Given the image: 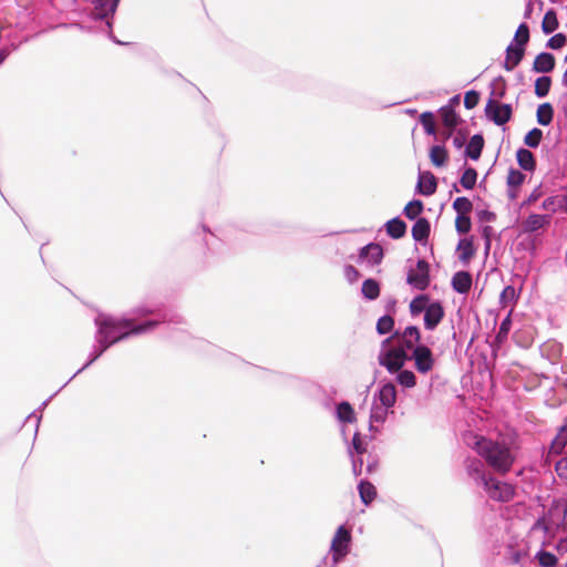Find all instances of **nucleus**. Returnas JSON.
Here are the masks:
<instances>
[{
	"mask_svg": "<svg viewBox=\"0 0 567 567\" xmlns=\"http://www.w3.org/2000/svg\"><path fill=\"white\" fill-rule=\"evenodd\" d=\"M165 321H172L167 312L154 310L146 306L135 308L131 318L116 319L103 312L97 313L94 318L96 344L93 347L89 361L69 381L96 361L111 346L132 336L152 331Z\"/></svg>",
	"mask_w": 567,
	"mask_h": 567,
	"instance_id": "nucleus-1",
	"label": "nucleus"
},
{
	"mask_svg": "<svg viewBox=\"0 0 567 567\" xmlns=\"http://www.w3.org/2000/svg\"><path fill=\"white\" fill-rule=\"evenodd\" d=\"M475 450L499 474L509 472L515 462V456L506 444L483 436L476 440Z\"/></svg>",
	"mask_w": 567,
	"mask_h": 567,
	"instance_id": "nucleus-2",
	"label": "nucleus"
},
{
	"mask_svg": "<svg viewBox=\"0 0 567 567\" xmlns=\"http://www.w3.org/2000/svg\"><path fill=\"white\" fill-rule=\"evenodd\" d=\"M409 357L402 350L380 351L378 362L385 368L391 374H395L396 382L403 388H414L416 385V377L413 371L403 369Z\"/></svg>",
	"mask_w": 567,
	"mask_h": 567,
	"instance_id": "nucleus-3",
	"label": "nucleus"
},
{
	"mask_svg": "<svg viewBox=\"0 0 567 567\" xmlns=\"http://www.w3.org/2000/svg\"><path fill=\"white\" fill-rule=\"evenodd\" d=\"M92 7L84 9L83 14L91 19L92 21H102L105 23L109 30L112 28V19L114 13L117 10L118 2H91ZM109 38L117 43L124 44L122 41L117 40L112 31H109Z\"/></svg>",
	"mask_w": 567,
	"mask_h": 567,
	"instance_id": "nucleus-4",
	"label": "nucleus"
},
{
	"mask_svg": "<svg viewBox=\"0 0 567 567\" xmlns=\"http://www.w3.org/2000/svg\"><path fill=\"white\" fill-rule=\"evenodd\" d=\"M352 535L351 529L340 525L331 540L330 554L334 565L340 564L351 550Z\"/></svg>",
	"mask_w": 567,
	"mask_h": 567,
	"instance_id": "nucleus-5",
	"label": "nucleus"
},
{
	"mask_svg": "<svg viewBox=\"0 0 567 567\" xmlns=\"http://www.w3.org/2000/svg\"><path fill=\"white\" fill-rule=\"evenodd\" d=\"M408 357L409 361L413 360L414 368L421 374L429 373L435 365L433 351L426 344H416L411 355Z\"/></svg>",
	"mask_w": 567,
	"mask_h": 567,
	"instance_id": "nucleus-6",
	"label": "nucleus"
},
{
	"mask_svg": "<svg viewBox=\"0 0 567 567\" xmlns=\"http://www.w3.org/2000/svg\"><path fill=\"white\" fill-rule=\"evenodd\" d=\"M431 282L430 265L425 259L416 261V270L410 269L406 276V284L417 290H425Z\"/></svg>",
	"mask_w": 567,
	"mask_h": 567,
	"instance_id": "nucleus-7",
	"label": "nucleus"
},
{
	"mask_svg": "<svg viewBox=\"0 0 567 567\" xmlns=\"http://www.w3.org/2000/svg\"><path fill=\"white\" fill-rule=\"evenodd\" d=\"M485 113L488 120L501 126L512 118L513 109L511 104L497 103L489 99L485 106Z\"/></svg>",
	"mask_w": 567,
	"mask_h": 567,
	"instance_id": "nucleus-8",
	"label": "nucleus"
},
{
	"mask_svg": "<svg viewBox=\"0 0 567 567\" xmlns=\"http://www.w3.org/2000/svg\"><path fill=\"white\" fill-rule=\"evenodd\" d=\"M465 470L467 475L475 481L477 484L482 485L485 489L489 487V483L494 477L488 476L484 470V464L481 460L475 457H468L465 460Z\"/></svg>",
	"mask_w": 567,
	"mask_h": 567,
	"instance_id": "nucleus-9",
	"label": "nucleus"
},
{
	"mask_svg": "<svg viewBox=\"0 0 567 567\" xmlns=\"http://www.w3.org/2000/svg\"><path fill=\"white\" fill-rule=\"evenodd\" d=\"M445 316V310L441 301L434 300L424 312V328L433 331L442 322Z\"/></svg>",
	"mask_w": 567,
	"mask_h": 567,
	"instance_id": "nucleus-10",
	"label": "nucleus"
},
{
	"mask_svg": "<svg viewBox=\"0 0 567 567\" xmlns=\"http://www.w3.org/2000/svg\"><path fill=\"white\" fill-rule=\"evenodd\" d=\"M396 398L398 392L393 382H380L379 390L374 393V400H379L380 405L392 410L396 403Z\"/></svg>",
	"mask_w": 567,
	"mask_h": 567,
	"instance_id": "nucleus-11",
	"label": "nucleus"
},
{
	"mask_svg": "<svg viewBox=\"0 0 567 567\" xmlns=\"http://www.w3.org/2000/svg\"><path fill=\"white\" fill-rule=\"evenodd\" d=\"M439 114L444 127V137L450 138L454 134L462 120L455 110L450 107H440Z\"/></svg>",
	"mask_w": 567,
	"mask_h": 567,
	"instance_id": "nucleus-12",
	"label": "nucleus"
},
{
	"mask_svg": "<svg viewBox=\"0 0 567 567\" xmlns=\"http://www.w3.org/2000/svg\"><path fill=\"white\" fill-rule=\"evenodd\" d=\"M416 348L415 342H411L409 339L401 337H389L381 342V350H402L406 355H411L413 349Z\"/></svg>",
	"mask_w": 567,
	"mask_h": 567,
	"instance_id": "nucleus-13",
	"label": "nucleus"
},
{
	"mask_svg": "<svg viewBox=\"0 0 567 567\" xmlns=\"http://www.w3.org/2000/svg\"><path fill=\"white\" fill-rule=\"evenodd\" d=\"M486 491H488L492 498L502 502L511 501L514 496V488L512 485L501 483L495 478L492 480L489 487H486Z\"/></svg>",
	"mask_w": 567,
	"mask_h": 567,
	"instance_id": "nucleus-14",
	"label": "nucleus"
},
{
	"mask_svg": "<svg viewBox=\"0 0 567 567\" xmlns=\"http://www.w3.org/2000/svg\"><path fill=\"white\" fill-rule=\"evenodd\" d=\"M437 181L431 172H420L416 190L423 196H431L436 192Z\"/></svg>",
	"mask_w": 567,
	"mask_h": 567,
	"instance_id": "nucleus-15",
	"label": "nucleus"
},
{
	"mask_svg": "<svg viewBox=\"0 0 567 567\" xmlns=\"http://www.w3.org/2000/svg\"><path fill=\"white\" fill-rule=\"evenodd\" d=\"M384 257L382 247L379 244L370 243L360 249L359 258L367 259L372 266L381 264Z\"/></svg>",
	"mask_w": 567,
	"mask_h": 567,
	"instance_id": "nucleus-16",
	"label": "nucleus"
},
{
	"mask_svg": "<svg viewBox=\"0 0 567 567\" xmlns=\"http://www.w3.org/2000/svg\"><path fill=\"white\" fill-rule=\"evenodd\" d=\"M472 282V275L464 270L455 272L451 280L452 288L461 295H466L470 291Z\"/></svg>",
	"mask_w": 567,
	"mask_h": 567,
	"instance_id": "nucleus-17",
	"label": "nucleus"
},
{
	"mask_svg": "<svg viewBox=\"0 0 567 567\" xmlns=\"http://www.w3.org/2000/svg\"><path fill=\"white\" fill-rule=\"evenodd\" d=\"M555 56L549 52H540L533 63V71L536 73H549L555 68Z\"/></svg>",
	"mask_w": 567,
	"mask_h": 567,
	"instance_id": "nucleus-18",
	"label": "nucleus"
},
{
	"mask_svg": "<svg viewBox=\"0 0 567 567\" xmlns=\"http://www.w3.org/2000/svg\"><path fill=\"white\" fill-rule=\"evenodd\" d=\"M393 413V410L385 408L383 405L373 404L370 412L369 420V430L371 432H379V429L375 427L374 423H384L386 421L388 414Z\"/></svg>",
	"mask_w": 567,
	"mask_h": 567,
	"instance_id": "nucleus-19",
	"label": "nucleus"
},
{
	"mask_svg": "<svg viewBox=\"0 0 567 567\" xmlns=\"http://www.w3.org/2000/svg\"><path fill=\"white\" fill-rule=\"evenodd\" d=\"M431 231V224L427 218L420 217L416 219L412 227V237L417 243H424L427 240Z\"/></svg>",
	"mask_w": 567,
	"mask_h": 567,
	"instance_id": "nucleus-20",
	"label": "nucleus"
},
{
	"mask_svg": "<svg viewBox=\"0 0 567 567\" xmlns=\"http://www.w3.org/2000/svg\"><path fill=\"white\" fill-rule=\"evenodd\" d=\"M484 148V137L482 134H474L468 144L465 146L464 154L466 157L471 158L472 161H477L481 155L482 151Z\"/></svg>",
	"mask_w": 567,
	"mask_h": 567,
	"instance_id": "nucleus-21",
	"label": "nucleus"
},
{
	"mask_svg": "<svg viewBox=\"0 0 567 567\" xmlns=\"http://www.w3.org/2000/svg\"><path fill=\"white\" fill-rule=\"evenodd\" d=\"M385 231L392 239H400L406 234V224L400 217H394L384 224Z\"/></svg>",
	"mask_w": 567,
	"mask_h": 567,
	"instance_id": "nucleus-22",
	"label": "nucleus"
},
{
	"mask_svg": "<svg viewBox=\"0 0 567 567\" xmlns=\"http://www.w3.org/2000/svg\"><path fill=\"white\" fill-rule=\"evenodd\" d=\"M336 416L340 423H353L355 421L354 409L348 401L337 404Z\"/></svg>",
	"mask_w": 567,
	"mask_h": 567,
	"instance_id": "nucleus-23",
	"label": "nucleus"
},
{
	"mask_svg": "<svg viewBox=\"0 0 567 567\" xmlns=\"http://www.w3.org/2000/svg\"><path fill=\"white\" fill-rule=\"evenodd\" d=\"M516 159L519 167L527 172H533L536 168V159L534 154L524 147H520L516 152Z\"/></svg>",
	"mask_w": 567,
	"mask_h": 567,
	"instance_id": "nucleus-24",
	"label": "nucleus"
},
{
	"mask_svg": "<svg viewBox=\"0 0 567 567\" xmlns=\"http://www.w3.org/2000/svg\"><path fill=\"white\" fill-rule=\"evenodd\" d=\"M358 491H359L361 502L364 505H370L377 496L375 486L367 480H361L359 482Z\"/></svg>",
	"mask_w": 567,
	"mask_h": 567,
	"instance_id": "nucleus-25",
	"label": "nucleus"
},
{
	"mask_svg": "<svg viewBox=\"0 0 567 567\" xmlns=\"http://www.w3.org/2000/svg\"><path fill=\"white\" fill-rule=\"evenodd\" d=\"M537 123L542 126H548L554 120V107L550 103L539 104L536 112Z\"/></svg>",
	"mask_w": 567,
	"mask_h": 567,
	"instance_id": "nucleus-26",
	"label": "nucleus"
},
{
	"mask_svg": "<svg viewBox=\"0 0 567 567\" xmlns=\"http://www.w3.org/2000/svg\"><path fill=\"white\" fill-rule=\"evenodd\" d=\"M430 297L425 293L417 295L410 302V313L415 317L420 313H424L429 306H431Z\"/></svg>",
	"mask_w": 567,
	"mask_h": 567,
	"instance_id": "nucleus-27",
	"label": "nucleus"
},
{
	"mask_svg": "<svg viewBox=\"0 0 567 567\" xmlns=\"http://www.w3.org/2000/svg\"><path fill=\"white\" fill-rule=\"evenodd\" d=\"M546 215L532 214L523 223V228L527 233H534L543 228L547 223Z\"/></svg>",
	"mask_w": 567,
	"mask_h": 567,
	"instance_id": "nucleus-28",
	"label": "nucleus"
},
{
	"mask_svg": "<svg viewBox=\"0 0 567 567\" xmlns=\"http://www.w3.org/2000/svg\"><path fill=\"white\" fill-rule=\"evenodd\" d=\"M431 163L436 167H442L446 164L449 154L443 145H434L430 148Z\"/></svg>",
	"mask_w": 567,
	"mask_h": 567,
	"instance_id": "nucleus-29",
	"label": "nucleus"
},
{
	"mask_svg": "<svg viewBox=\"0 0 567 567\" xmlns=\"http://www.w3.org/2000/svg\"><path fill=\"white\" fill-rule=\"evenodd\" d=\"M361 292L368 300H375L380 295V285L373 278H368L362 282Z\"/></svg>",
	"mask_w": 567,
	"mask_h": 567,
	"instance_id": "nucleus-30",
	"label": "nucleus"
},
{
	"mask_svg": "<svg viewBox=\"0 0 567 567\" xmlns=\"http://www.w3.org/2000/svg\"><path fill=\"white\" fill-rule=\"evenodd\" d=\"M457 250L461 251L458 259L463 264H468L475 254L474 245L471 239H461L457 245Z\"/></svg>",
	"mask_w": 567,
	"mask_h": 567,
	"instance_id": "nucleus-31",
	"label": "nucleus"
},
{
	"mask_svg": "<svg viewBox=\"0 0 567 567\" xmlns=\"http://www.w3.org/2000/svg\"><path fill=\"white\" fill-rule=\"evenodd\" d=\"M526 51V45H523V43H513L506 48V56L511 59L514 64H519L522 60L524 59Z\"/></svg>",
	"mask_w": 567,
	"mask_h": 567,
	"instance_id": "nucleus-32",
	"label": "nucleus"
},
{
	"mask_svg": "<svg viewBox=\"0 0 567 567\" xmlns=\"http://www.w3.org/2000/svg\"><path fill=\"white\" fill-rule=\"evenodd\" d=\"M558 28V20L555 10L549 9L546 11L543 22L542 30L545 34H550Z\"/></svg>",
	"mask_w": 567,
	"mask_h": 567,
	"instance_id": "nucleus-33",
	"label": "nucleus"
},
{
	"mask_svg": "<svg viewBox=\"0 0 567 567\" xmlns=\"http://www.w3.org/2000/svg\"><path fill=\"white\" fill-rule=\"evenodd\" d=\"M423 209H424V205H423L422 200L412 199L411 202H409L405 205V207L403 209V214L410 220H414L423 212Z\"/></svg>",
	"mask_w": 567,
	"mask_h": 567,
	"instance_id": "nucleus-34",
	"label": "nucleus"
},
{
	"mask_svg": "<svg viewBox=\"0 0 567 567\" xmlns=\"http://www.w3.org/2000/svg\"><path fill=\"white\" fill-rule=\"evenodd\" d=\"M477 181V172L474 167H466L460 178V183L462 187L470 190L473 189L476 185Z\"/></svg>",
	"mask_w": 567,
	"mask_h": 567,
	"instance_id": "nucleus-35",
	"label": "nucleus"
},
{
	"mask_svg": "<svg viewBox=\"0 0 567 567\" xmlns=\"http://www.w3.org/2000/svg\"><path fill=\"white\" fill-rule=\"evenodd\" d=\"M551 86L550 76L543 75L536 79L535 81V95L537 97H545L548 95Z\"/></svg>",
	"mask_w": 567,
	"mask_h": 567,
	"instance_id": "nucleus-36",
	"label": "nucleus"
},
{
	"mask_svg": "<svg viewBox=\"0 0 567 567\" xmlns=\"http://www.w3.org/2000/svg\"><path fill=\"white\" fill-rule=\"evenodd\" d=\"M367 452V443L362 440L360 433H354L351 445L348 447L350 456L359 455L362 456Z\"/></svg>",
	"mask_w": 567,
	"mask_h": 567,
	"instance_id": "nucleus-37",
	"label": "nucleus"
},
{
	"mask_svg": "<svg viewBox=\"0 0 567 567\" xmlns=\"http://www.w3.org/2000/svg\"><path fill=\"white\" fill-rule=\"evenodd\" d=\"M535 559L538 561L540 567H555L558 563L557 557L553 553L544 549L536 553Z\"/></svg>",
	"mask_w": 567,
	"mask_h": 567,
	"instance_id": "nucleus-38",
	"label": "nucleus"
},
{
	"mask_svg": "<svg viewBox=\"0 0 567 567\" xmlns=\"http://www.w3.org/2000/svg\"><path fill=\"white\" fill-rule=\"evenodd\" d=\"M391 337H401L409 339L411 342L421 344V332L416 326H408L402 332L395 331Z\"/></svg>",
	"mask_w": 567,
	"mask_h": 567,
	"instance_id": "nucleus-39",
	"label": "nucleus"
},
{
	"mask_svg": "<svg viewBox=\"0 0 567 567\" xmlns=\"http://www.w3.org/2000/svg\"><path fill=\"white\" fill-rule=\"evenodd\" d=\"M394 328V318L391 315H384L377 322V332L381 336L388 334Z\"/></svg>",
	"mask_w": 567,
	"mask_h": 567,
	"instance_id": "nucleus-40",
	"label": "nucleus"
},
{
	"mask_svg": "<svg viewBox=\"0 0 567 567\" xmlns=\"http://www.w3.org/2000/svg\"><path fill=\"white\" fill-rule=\"evenodd\" d=\"M453 209L457 215H470L473 209V204L467 197L461 196L453 202Z\"/></svg>",
	"mask_w": 567,
	"mask_h": 567,
	"instance_id": "nucleus-41",
	"label": "nucleus"
},
{
	"mask_svg": "<svg viewBox=\"0 0 567 567\" xmlns=\"http://www.w3.org/2000/svg\"><path fill=\"white\" fill-rule=\"evenodd\" d=\"M420 123L423 126L424 132L427 135H434L436 133V127L434 123V114L430 111H425L420 115Z\"/></svg>",
	"mask_w": 567,
	"mask_h": 567,
	"instance_id": "nucleus-42",
	"label": "nucleus"
},
{
	"mask_svg": "<svg viewBox=\"0 0 567 567\" xmlns=\"http://www.w3.org/2000/svg\"><path fill=\"white\" fill-rule=\"evenodd\" d=\"M543 140V131L538 127H534L527 132L524 137V143L532 148H537Z\"/></svg>",
	"mask_w": 567,
	"mask_h": 567,
	"instance_id": "nucleus-43",
	"label": "nucleus"
},
{
	"mask_svg": "<svg viewBox=\"0 0 567 567\" xmlns=\"http://www.w3.org/2000/svg\"><path fill=\"white\" fill-rule=\"evenodd\" d=\"M525 181V174L516 168H511L507 175L508 188H518Z\"/></svg>",
	"mask_w": 567,
	"mask_h": 567,
	"instance_id": "nucleus-44",
	"label": "nucleus"
},
{
	"mask_svg": "<svg viewBox=\"0 0 567 567\" xmlns=\"http://www.w3.org/2000/svg\"><path fill=\"white\" fill-rule=\"evenodd\" d=\"M455 228L456 231L461 235H465L470 233L472 228V220L470 215H456L455 218Z\"/></svg>",
	"mask_w": 567,
	"mask_h": 567,
	"instance_id": "nucleus-45",
	"label": "nucleus"
},
{
	"mask_svg": "<svg viewBox=\"0 0 567 567\" xmlns=\"http://www.w3.org/2000/svg\"><path fill=\"white\" fill-rule=\"evenodd\" d=\"M528 41H529V27L525 22H522L518 25L512 42L513 43H523V45H526L528 43Z\"/></svg>",
	"mask_w": 567,
	"mask_h": 567,
	"instance_id": "nucleus-46",
	"label": "nucleus"
},
{
	"mask_svg": "<svg viewBox=\"0 0 567 567\" xmlns=\"http://www.w3.org/2000/svg\"><path fill=\"white\" fill-rule=\"evenodd\" d=\"M517 298L516 289L513 286H506L499 295V302L506 307L513 303Z\"/></svg>",
	"mask_w": 567,
	"mask_h": 567,
	"instance_id": "nucleus-47",
	"label": "nucleus"
},
{
	"mask_svg": "<svg viewBox=\"0 0 567 567\" xmlns=\"http://www.w3.org/2000/svg\"><path fill=\"white\" fill-rule=\"evenodd\" d=\"M567 42V37L564 33H556L551 38L548 39L546 47L551 50L561 49Z\"/></svg>",
	"mask_w": 567,
	"mask_h": 567,
	"instance_id": "nucleus-48",
	"label": "nucleus"
},
{
	"mask_svg": "<svg viewBox=\"0 0 567 567\" xmlns=\"http://www.w3.org/2000/svg\"><path fill=\"white\" fill-rule=\"evenodd\" d=\"M492 95H495L498 99H502L505 95L506 83L503 76H497L492 82Z\"/></svg>",
	"mask_w": 567,
	"mask_h": 567,
	"instance_id": "nucleus-49",
	"label": "nucleus"
},
{
	"mask_svg": "<svg viewBox=\"0 0 567 567\" xmlns=\"http://www.w3.org/2000/svg\"><path fill=\"white\" fill-rule=\"evenodd\" d=\"M480 102V93L475 90H470L464 95V106L467 110L474 109Z\"/></svg>",
	"mask_w": 567,
	"mask_h": 567,
	"instance_id": "nucleus-50",
	"label": "nucleus"
},
{
	"mask_svg": "<svg viewBox=\"0 0 567 567\" xmlns=\"http://www.w3.org/2000/svg\"><path fill=\"white\" fill-rule=\"evenodd\" d=\"M511 324H512V321H511V317L509 315L501 322V326L498 328V331H497V334H496V339L499 341V342H503L507 336H508V332L511 330Z\"/></svg>",
	"mask_w": 567,
	"mask_h": 567,
	"instance_id": "nucleus-51",
	"label": "nucleus"
},
{
	"mask_svg": "<svg viewBox=\"0 0 567 567\" xmlns=\"http://www.w3.org/2000/svg\"><path fill=\"white\" fill-rule=\"evenodd\" d=\"M344 276L350 284H353L359 279L360 272L354 266L347 265L344 268Z\"/></svg>",
	"mask_w": 567,
	"mask_h": 567,
	"instance_id": "nucleus-52",
	"label": "nucleus"
},
{
	"mask_svg": "<svg viewBox=\"0 0 567 567\" xmlns=\"http://www.w3.org/2000/svg\"><path fill=\"white\" fill-rule=\"evenodd\" d=\"M351 463H352V472L355 476L361 475L362 468H363V458L359 455H352Z\"/></svg>",
	"mask_w": 567,
	"mask_h": 567,
	"instance_id": "nucleus-53",
	"label": "nucleus"
},
{
	"mask_svg": "<svg viewBox=\"0 0 567 567\" xmlns=\"http://www.w3.org/2000/svg\"><path fill=\"white\" fill-rule=\"evenodd\" d=\"M477 218L481 223H491L496 219V215L491 210L482 209L477 212Z\"/></svg>",
	"mask_w": 567,
	"mask_h": 567,
	"instance_id": "nucleus-54",
	"label": "nucleus"
},
{
	"mask_svg": "<svg viewBox=\"0 0 567 567\" xmlns=\"http://www.w3.org/2000/svg\"><path fill=\"white\" fill-rule=\"evenodd\" d=\"M494 233V229L491 226H484L482 228V236L485 240V251L488 252L491 249V238Z\"/></svg>",
	"mask_w": 567,
	"mask_h": 567,
	"instance_id": "nucleus-55",
	"label": "nucleus"
},
{
	"mask_svg": "<svg viewBox=\"0 0 567 567\" xmlns=\"http://www.w3.org/2000/svg\"><path fill=\"white\" fill-rule=\"evenodd\" d=\"M556 471L560 476L567 477V457H564L559 462H557Z\"/></svg>",
	"mask_w": 567,
	"mask_h": 567,
	"instance_id": "nucleus-56",
	"label": "nucleus"
},
{
	"mask_svg": "<svg viewBox=\"0 0 567 567\" xmlns=\"http://www.w3.org/2000/svg\"><path fill=\"white\" fill-rule=\"evenodd\" d=\"M465 141H466V135L458 133L457 135H455L453 137V145L455 148L461 150L464 146Z\"/></svg>",
	"mask_w": 567,
	"mask_h": 567,
	"instance_id": "nucleus-57",
	"label": "nucleus"
},
{
	"mask_svg": "<svg viewBox=\"0 0 567 567\" xmlns=\"http://www.w3.org/2000/svg\"><path fill=\"white\" fill-rule=\"evenodd\" d=\"M540 196L538 189H534L533 193L528 196V198L524 202V205H530L535 203Z\"/></svg>",
	"mask_w": 567,
	"mask_h": 567,
	"instance_id": "nucleus-58",
	"label": "nucleus"
},
{
	"mask_svg": "<svg viewBox=\"0 0 567 567\" xmlns=\"http://www.w3.org/2000/svg\"><path fill=\"white\" fill-rule=\"evenodd\" d=\"M460 102H461L460 95H454L449 100V103L446 105H444L443 107H450V109L455 110V107L460 104Z\"/></svg>",
	"mask_w": 567,
	"mask_h": 567,
	"instance_id": "nucleus-59",
	"label": "nucleus"
},
{
	"mask_svg": "<svg viewBox=\"0 0 567 567\" xmlns=\"http://www.w3.org/2000/svg\"><path fill=\"white\" fill-rule=\"evenodd\" d=\"M556 549L558 553H567V536L565 538L559 539L556 545Z\"/></svg>",
	"mask_w": 567,
	"mask_h": 567,
	"instance_id": "nucleus-60",
	"label": "nucleus"
},
{
	"mask_svg": "<svg viewBox=\"0 0 567 567\" xmlns=\"http://www.w3.org/2000/svg\"><path fill=\"white\" fill-rule=\"evenodd\" d=\"M518 64H514V62L508 59L506 56L504 63H503V68L506 70V71H513Z\"/></svg>",
	"mask_w": 567,
	"mask_h": 567,
	"instance_id": "nucleus-61",
	"label": "nucleus"
},
{
	"mask_svg": "<svg viewBox=\"0 0 567 567\" xmlns=\"http://www.w3.org/2000/svg\"><path fill=\"white\" fill-rule=\"evenodd\" d=\"M365 470L369 474H372L377 470V463L374 461L368 462Z\"/></svg>",
	"mask_w": 567,
	"mask_h": 567,
	"instance_id": "nucleus-62",
	"label": "nucleus"
},
{
	"mask_svg": "<svg viewBox=\"0 0 567 567\" xmlns=\"http://www.w3.org/2000/svg\"><path fill=\"white\" fill-rule=\"evenodd\" d=\"M532 12H533V2H527V6H526L525 12H524V17L526 19H528L530 17Z\"/></svg>",
	"mask_w": 567,
	"mask_h": 567,
	"instance_id": "nucleus-63",
	"label": "nucleus"
},
{
	"mask_svg": "<svg viewBox=\"0 0 567 567\" xmlns=\"http://www.w3.org/2000/svg\"><path fill=\"white\" fill-rule=\"evenodd\" d=\"M561 206L567 210V187L566 192L561 195Z\"/></svg>",
	"mask_w": 567,
	"mask_h": 567,
	"instance_id": "nucleus-64",
	"label": "nucleus"
}]
</instances>
